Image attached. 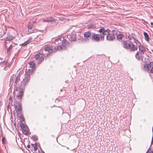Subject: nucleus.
Instances as JSON below:
<instances>
[{
	"label": "nucleus",
	"mask_w": 153,
	"mask_h": 153,
	"mask_svg": "<svg viewBox=\"0 0 153 153\" xmlns=\"http://www.w3.org/2000/svg\"><path fill=\"white\" fill-rule=\"evenodd\" d=\"M30 70H28L26 72L25 78L21 81L18 87H17L16 90L18 91L17 95V98L20 100L22 99L24 93V89L26 85L30 81Z\"/></svg>",
	"instance_id": "1"
},
{
	"label": "nucleus",
	"mask_w": 153,
	"mask_h": 153,
	"mask_svg": "<svg viewBox=\"0 0 153 153\" xmlns=\"http://www.w3.org/2000/svg\"><path fill=\"white\" fill-rule=\"evenodd\" d=\"M100 31L101 32L104 33V39L105 35H106V39L108 41H112L115 38V34H116V31L115 30L111 31L108 29L105 30L104 28L102 27V30H100Z\"/></svg>",
	"instance_id": "2"
},
{
	"label": "nucleus",
	"mask_w": 153,
	"mask_h": 153,
	"mask_svg": "<svg viewBox=\"0 0 153 153\" xmlns=\"http://www.w3.org/2000/svg\"><path fill=\"white\" fill-rule=\"evenodd\" d=\"M121 45L126 49H130L131 51H134L137 50L138 47L133 44L130 40H122L121 41Z\"/></svg>",
	"instance_id": "3"
},
{
	"label": "nucleus",
	"mask_w": 153,
	"mask_h": 153,
	"mask_svg": "<svg viewBox=\"0 0 153 153\" xmlns=\"http://www.w3.org/2000/svg\"><path fill=\"white\" fill-rule=\"evenodd\" d=\"M102 30V27L98 31L100 33L96 34L95 33H92L91 36V39L92 40L96 42H99L100 41H103L104 40V33L101 32L100 30Z\"/></svg>",
	"instance_id": "4"
},
{
	"label": "nucleus",
	"mask_w": 153,
	"mask_h": 153,
	"mask_svg": "<svg viewBox=\"0 0 153 153\" xmlns=\"http://www.w3.org/2000/svg\"><path fill=\"white\" fill-rule=\"evenodd\" d=\"M92 33L90 31L85 32L83 34L84 38L81 39L82 42L87 41L89 40L88 38L92 36Z\"/></svg>",
	"instance_id": "5"
},
{
	"label": "nucleus",
	"mask_w": 153,
	"mask_h": 153,
	"mask_svg": "<svg viewBox=\"0 0 153 153\" xmlns=\"http://www.w3.org/2000/svg\"><path fill=\"white\" fill-rule=\"evenodd\" d=\"M44 48L45 51H48V54H49V53H51L54 52V50H53V47L51 46L48 45H45Z\"/></svg>",
	"instance_id": "6"
},
{
	"label": "nucleus",
	"mask_w": 153,
	"mask_h": 153,
	"mask_svg": "<svg viewBox=\"0 0 153 153\" xmlns=\"http://www.w3.org/2000/svg\"><path fill=\"white\" fill-rule=\"evenodd\" d=\"M87 26L88 29H96L98 26V25L97 24H96L94 22H92L88 24Z\"/></svg>",
	"instance_id": "7"
},
{
	"label": "nucleus",
	"mask_w": 153,
	"mask_h": 153,
	"mask_svg": "<svg viewBox=\"0 0 153 153\" xmlns=\"http://www.w3.org/2000/svg\"><path fill=\"white\" fill-rule=\"evenodd\" d=\"M76 35L75 33H72L70 35H69L67 36V38L69 39V41H76Z\"/></svg>",
	"instance_id": "8"
},
{
	"label": "nucleus",
	"mask_w": 153,
	"mask_h": 153,
	"mask_svg": "<svg viewBox=\"0 0 153 153\" xmlns=\"http://www.w3.org/2000/svg\"><path fill=\"white\" fill-rule=\"evenodd\" d=\"M29 65V67L30 68H31V69H29V70H30L31 71L30 72V75L31 74L32 75L33 72L35 69V63L34 62L32 61L30 62Z\"/></svg>",
	"instance_id": "9"
},
{
	"label": "nucleus",
	"mask_w": 153,
	"mask_h": 153,
	"mask_svg": "<svg viewBox=\"0 0 153 153\" xmlns=\"http://www.w3.org/2000/svg\"><path fill=\"white\" fill-rule=\"evenodd\" d=\"M62 46L63 48V50L67 49V46L66 45H67L68 42L67 41L63 38H62Z\"/></svg>",
	"instance_id": "10"
},
{
	"label": "nucleus",
	"mask_w": 153,
	"mask_h": 153,
	"mask_svg": "<svg viewBox=\"0 0 153 153\" xmlns=\"http://www.w3.org/2000/svg\"><path fill=\"white\" fill-rule=\"evenodd\" d=\"M15 106V109L16 110V111H21L22 110V105L19 102H16Z\"/></svg>",
	"instance_id": "11"
},
{
	"label": "nucleus",
	"mask_w": 153,
	"mask_h": 153,
	"mask_svg": "<svg viewBox=\"0 0 153 153\" xmlns=\"http://www.w3.org/2000/svg\"><path fill=\"white\" fill-rule=\"evenodd\" d=\"M116 36V39L117 40H120L123 39L124 37V35L119 33L116 31V34H115V36Z\"/></svg>",
	"instance_id": "12"
},
{
	"label": "nucleus",
	"mask_w": 153,
	"mask_h": 153,
	"mask_svg": "<svg viewBox=\"0 0 153 153\" xmlns=\"http://www.w3.org/2000/svg\"><path fill=\"white\" fill-rule=\"evenodd\" d=\"M53 42L54 41V43L56 45H58L60 43H61V41L62 40V38H57L56 39H53Z\"/></svg>",
	"instance_id": "13"
},
{
	"label": "nucleus",
	"mask_w": 153,
	"mask_h": 153,
	"mask_svg": "<svg viewBox=\"0 0 153 153\" xmlns=\"http://www.w3.org/2000/svg\"><path fill=\"white\" fill-rule=\"evenodd\" d=\"M7 62L3 61L0 62V67L4 68V70H5L6 68Z\"/></svg>",
	"instance_id": "14"
},
{
	"label": "nucleus",
	"mask_w": 153,
	"mask_h": 153,
	"mask_svg": "<svg viewBox=\"0 0 153 153\" xmlns=\"http://www.w3.org/2000/svg\"><path fill=\"white\" fill-rule=\"evenodd\" d=\"M136 58L138 60H142L143 58V56L142 55H140L139 54V53L137 52L136 53L135 55Z\"/></svg>",
	"instance_id": "15"
},
{
	"label": "nucleus",
	"mask_w": 153,
	"mask_h": 153,
	"mask_svg": "<svg viewBox=\"0 0 153 153\" xmlns=\"http://www.w3.org/2000/svg\"><path fill=\"white\" fill-rule=\"evenodd\" d=\"M143 34L145 37V40L147 42L149 41V37L148 33L146 32H144L143 33Z\"/></svg>",
	"instance_id": "16"
},
{
	"label": "nucleus",
	"mask_w": 153,
	"mask_h": 153,
	"mask_svg": "<svg viewBox=\"0 0 153 153\" xmlns=\"http://www.w3.org/2000/svg\"><path fill=\"white\" fill-rule=\"evenodd\" d=\"M5 40L7 41H11L14 39V38L10 35H8L5 38Z\"/></svg>",
	"instance_id": "17"
},
{
	"label": "nucleus",
	"mask_w": 153,
	"mask_h": 153,
	"mask_svg": "<svg viewBox=\"0 0 153 153\" xmlns=\"http://www.w3.org/2000/svg\"><path fill=\"white\" fill-rule=\"evenodd\" d=\"M62 49L63 50V48L62 46H60L59 45H58L56 47L54 48V51H59L61 50Z\"/></svg>",
	"instance_id": "18"
},
{
	"label": "nucleus",
	"mask_w": 153,
	"mask_h": 153,
	"mask_svg": "<svg viewBox=\"0 0 153 153\" xmlns=\"http://www.w3.org/2000/svg\"><path fill=\"white\" fill-rule=\"evenodd\" d=\"M34 24V22H30L29 23V24L28 25V28L29 29L31 30L33 26V25Z\"/></svg>",
	"instance_id": "19"
},
{
	"label": "nucleus",
	"mask_w": 153,
	"mask_h": 153,
	"mask_svg": "<svg viewBox=\"0 0 153 153\" xmlns=\"http://www.w3.org/2000/svg\"><path fill=\"white\" fill-rule=\"evenodd\" d=\"M31 39L30 38L29 39L26 41L25 43H24L20 45H22V46H25L27 45V44L29 43L30 41L31 40Z\"/></svg>",
	"instance_id": "20"
},
{
	"label": "nucleus",
	"mask_w": 153,
	"mask_h": 153,
	"mask_svg": "<svg viewBox=\"0 0 153 153\" xmlns=\"http://www.w3.org/2000/svg\"><path fill=\"white\" fill-rule=\"evenodd\" d=\"M20 80V78L18 76L16 77V79L15 80V81L14 83V85L16 86L17 84V82H19Z\"/></svg>",
	"instance_id": "21"
},
{
	"label": "nucleus",
	"mask_w": 153,
	"mask_h": 153,
	"mask_svg": "<svg viewBox=\"0 0 153 153\" xmlns=\"http://www.w3.org/2000/svg\"><path fill=\"white\" fill-rule=\"evenodd\" d=\"M13 46L12 45L10 46L7 49V54H9L10 53V51L12 49Z\"/></svg>",
	"instance_id": "22"
},
{
	"label": "nucleus",
	"mask_w": 153,
	"mask_h": 153,
	"mask_svg": "<svg viewBox=\"0 0 153 153\" xmlns=\"http://www.w3.org/2000/svg\"><path fill=\"white\" fill-rule=\"evenodd\" d=\"M55 20V19L54 18L52 17H49V18H47V22H52L53 21H54Z\"/></svg>",
	"instance_id": "23"
},
{
	"label": "nucleus",
	"mask_w": 153,
	"mask_h": 153,
	"mask_svg": "<svg viewBox=\"0 0 153 153\" xmlns=\"http://www.w3.org/2000/svg\"><path fill=\"white\" fill-rule=\"evenodd\" d=\"M16 113H17V116L19 117L20 119H22L23 118V116L22 114L20 112H18L17 111H16Z\"/></svg>",
	"instance_id": "24"
},
{
	"label": "nucleus",
	"mask_w": 153,
	"mask_h": 153,
	"mask_svg": "<svg viewBox=\"0 0 153 153\" xmlns=\"http://www.w3.org/2000/svg\"><path fill=\"white\" fill-rule=\"evenodd\" d=\"M44 59V56H42L39 57V59L38 64H40Z\"/></svg>",
	"instance_id": "25"
},
{
	"label": "nucleus",
	"mask_w": 153,
	"mask_h": 153,
	"mask_svg": "<svg viewBox=\"0 0 153 153\" xmlns=\"http://www.w3.org/2000/svg\"><path fill=\"white\" fill-rule=\"evenodd\" d=\"M20 127L22 130H24L26 128V126L23 123L20 124Z\"/></svg>",
	"instance_id": "26"
},
{
	"label": "nucleus",
	"mask_w": 153,
	"mask_h": 153,
	"mask_svg": "<svg viewBox=\"0 0 153 153\" xmlns=\"http://www.w3.org/2000/svg\"><path fill=\"white\" fill-rule=\"evenodd\" d=\"M23 133L25 135H27L29 134V132L26 129L23 130Z\"/></svg>",
	"instance_id": "27"
},
{
	"label": "nucleus",
	"mask_w": 153,
	"mask_h": 153,
	"mask_svg": "<svg viewBox=\"0 0 153 153\" xmlns=\"http://www.w3.org/2000/svg\"><path fill=\"white\" fill-rule=\"evenodd\" d=\"M139 51H140L141 52H142V53H140V54H143L144 53V52L145 51V50L144 49H141L140 46H139Z\"/></svg>",
	"instance_id": "28"
},
{
	"label": "nucleus",
	"mask_w": 153,
	"mask_h": 153,
	"mask_svg": "<svg viewBox=\"0 0 153 153\" xmlns=\"http://www.w3.org/2000/svg\"><path fill=\"white\" fill-rule=\"evenodd\" d=\"M15 78L14 76L13 75V76H11L10 79V83H11L12 82H13H13L14 81V79Z\"/></svg>",
	"instance_id": "29"
},
{
	"label": "nucleus",
	"mask_w": 153,
	"mask_h": 153,
	"mask_svg": "<svg viewBox=\"0 0 153 153\" xmlns=\"http://www.w3.org/2000/svg\"><path fill=\"white\" fill-rule=\"evenodd\" d=\"M40 57V55L39 54H36L34 56V57L35 58L37 59H38Z\"/></svg>",
	"instance_id": "30"
},
{
	"label": "nucleus",
	"mask_w": 153,
	"mask_h": 153,
	"mask_svg": "<svg viewBox=\"0 0 153 153\" xmlns=\"http://www.w3.org/2000/svg\"><path fill=\"white\" fill-rule=\"evenodd\" d=\"M33 140H34V141H37L38 140V137H36V136H33Z\"/></svg>",
	"instance_id": "31"
},
{
	"label": "nucleus",
	"mask_w": 153,
	"mask_h": 153,
	"mask_svg": "<svg viewBox=\"0 0 153 153\" xmlns=\"http://www.w3.org/2000/svg\"><path fill=\"white\" fill-rule=\"evenodd\" d=\"M131 37L133 39L135 40V35L134 33H132L131 34Z\"/></svg>",
	"instance_id": "32"
},
{
	"label": "nucleus",
	"mask_w": 153,
	"mask_h": 153,
	"mask_svg": "<svg viewBox=\"0 0 153 153\" xmlns=\"http://www.w3.org/2000/svg\"><path fill=\"white\" fill-rule=\"evenodd\" d=\"M148 67H151L152 65H153V62L151 61L148 64Z\"/></svg>",
	"instance_id": "33"
},
{
	"label": "nucleus",
	"mask_w": 153,
	"mask_h": 153,
	"mask_svg": "<svg viewBox=\"0 0 153 153\" xmlns=\"http://www.w3.org/2000/svg\"><path fill=\"white\" fill-rule=\"evenodd\" d=\"M6 29H5V30H4L3 31V33H1V35H4L6 33Z\"/></svg>",
	"instance_id": "34"
},
{
	"label": "nucleus",
	"mask_w": 153,
	"mask_h": 153,
	"mask_svg": "<svg viewBox=\"0 0 153 153\" xmlns=\"http://www.w3.org/2000/svg\"><path fill=\"white\" fill-rule=\"evenodd\" d=\"M146 66H147V69L148 71H149L150 70V68L151 67H148V64H146Z\"/></svg>",
	"instance_id": "35"
},
{
	"label": "nucleus",
	"mask_w": 153,
	"mask_h": 153,
	"mask_svg": "<svg viewBox=\"0 0 153 153\" xmlns=\"http://www.w3.org/2000/svg\"><path fill=\"white\" fill-rule=\"evenodd\" d=\"M5 141V138L4 137L2 138L1 139V141H2V143H3L4 144Z\"/></svg>",
	"instance_id": "36"
},
{
	"label": "nucleus",
	"mask_w": 153,
	"mask_h": 153,
	"mask_svg": "<svg viewBox=\"0 0 153 153\" xmlns=\"http://www.w3.org/2000/svg\"><path fill=\"white\" fill-rule=\"evenodd\" d=\"M37 147L36 146H35L34 147V149L35 151H36L37 150Z\"/></svg>",
	"instance_id": "37"
},
{
	"label": "nucleus",
	"mask_w": 153,
	"mask_h": 153,
	"mask_svg": "<svg viewBox=\"0 0 153 153\" xmlns=\"http://www.w3.org/2000/svg\"><path fill=\"white\" fill-rule=\"evenodd\" d=\"M131 36H128V39H129L128 40H130L131 41Z\"/></svg>",
	"instance_id": "38"
},
{
	"label": "nucleus",
	"mask_w": 153,
	"mask_h": 153,
	"mask_svg": "<svg viewBox=\"0 0 153 153\" xmlns=\"http://www.w3.org/2000/svg\"><path fill=\"white\" fill-rule=\"evenodd\" d=\"M65 19L64 18H63L62 17L60 18H59V19L61 20L62 21H63V20H64Z\"/></svg>",
	"instance_id": "39"
},
{
	"label": "nucleus",
	"mask_w": 153,
	"mask_h": 153,
	"mask_svg": "<svg viewBox=\"0 0 153 153\" xmlns=\"http://www.w3.org/2000/svg\"><path fill=\"white\" fill-rule=\"evenodd\" d=\"M153 67H152V68H151V73H153Z\"/></svg>",
	"instance_id": "40"
},
{
	"label": "nucleus",
	"mask_w": 153,
	"mask_h": 153,
	"mask_svg": "<svg viewBox=\"0 0 153 153\" xmlns=\"http://www.w3.org/2000/svg\"><path fill=\"white\" fill-rule=\"evenodd\" d=\"M43 21L45 22H47V18L43 19Z\"/></svg>",
	"instance_id": "41"
},
{
	"label": "nucleus",
	"mask_w": 153,
	"mask_h": 153,
	"mask_svg": "<svg viewBox=\"0 0 153 153\" xmlns=\"http://www.w3.org/2000/svg\"><path fill=\"white\" fill-rule=\"evenodd\" d=\"M27 147L28 148H30V145H27Z\"/></svg>",
	"instance_id": "42"
},
{
	"label": "nucleus",
	"mask_w": 153,
	"mask_h": 153,
	"mask_svg": "<svg viewBox=\"0 0 153 153\" xmlns=\"http://www.w3.org/2000/svg\"><path fill=\"white\" fill-rule=\"evenodd\" d=\"M153 144V139H152V140L151 143V144Z\"/></svg>",
	"instance_id": "43"
},
{
	"label": "nucleus",
	"mask_w": 153,
	"mask_h": 153,
	"mask_svg": "<svg viewBox=\"0 0 153 153\" xmlns=\"http://www.w3.org/2000/svg\"><path fill=\"white\" fill-rule=\"evenodd\" d=\"M11 99H12L11 97H10L9 99V100L10 101V100H11Z\"/></svg>",
	"instance_id": "44"
},
{
	"label": "nucleus",
	"mask_w": 153,
	"mask_h": 153,
	"mask_svg": "<svg viewBox=\"0 0 153 153\" xmlns=\"http://www.w3.org/2000/svg\"><path fill=\"white\" fill-rule=\"evenodd\" d=\"M150 23L152 25H153V22H151Z\"/></svg>",
	"instance_id": "45"
},
{
	"label": "nucleus",
	"mask_w": 153,
	"mask_h": 153,
	"mask_svg": "<svg viewBox=\"0 0 153 153\" xmlns=\"http://www.w3.org/2000/svg\"><path fill=\"white\" fill-rule=\"evenodd\" d=\"M152 139H153V136H152Z\"/></svg>",
	"instance_id": "46"
},
{
	"label": "nucleus",
	"mask_w": 153,
	"mask_h": 153,
	"mask_svg": "<svg viewBox=\"0 0 153 153\" xmlns=\"http://www.w3.org/2000/svg\"><path fill=\"white\" fill-rule=\"evenodd\" d=\"M152 153H153V151L152 152Z\"/></svg>",
	"instance_id": "47"
},
{
	"label": "nucleus",
	"mask_w": 153,
	"mask_h": 153,
	"mask_svg": "<svg viewBox=\"0 0 153 153\" xmlns=\"http://www.w3.org/2000/svg\"><path fill=\"white\" fill-rule=\"evenodd\" d=\"M140 53H142V52H141Z\"/></svg>",
	"instance_id": "48"
},
{
	"label": "nucleus",
	"mask_w": 153,
	"mask_h": 153,
	"mask_svg": "<svg viewBox=\"0 0 153 153\" xmlns=\"http://www.w3.org/2000/svg\"><path fill=\"white\" fill-rule=\"evenodd\" d=\"M13 113H15L14 111H13Z\"/></svg>",
	"instance_id": "49"
},
{
	"label": "nucleus",
	"mask_w": 153,
	"mask_h": 153,
	"mask_svg": "<svg viewBox=\"0 0 153 153\" xmlns=\"http://www.w3.org/2000/svg\"><path fill=\"white\" fill-rule=\"evenodd\" d=\"M149 153H151L150 152Z\"/></svg>",
	"instance_id": "50"
},
{
	"label": "nucleus",
	"mask_w": 153,
	"mask_h": 153,
	"mask_svg": "<svg viewBox=\"0 0 153 153\" xmlns=\"http://www.w3.org/2000/svg\"><path fill=\"white\" fill-rule=\"evenodd\" d=\"M43 153H44V152H43Z\"/></svg>",
	"instance_id": "51"
}]
</instances>
